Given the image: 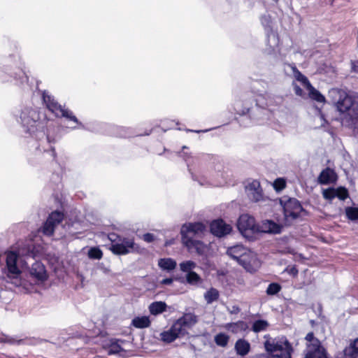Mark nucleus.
I'll return each mask as SVG.
<instances>
[{
    "label": "nucleus",
    "instance_id": "1",
    "mask_svg": "<svg viewBox=\"0 0 358 358\" xmlns=\"http://www.w3.org/2000/svg\"><path fill=\"white\" fill-rule=\"evenodd\" d=\"M11 115L22 134L31 138L29 146V162L36 164L55 161L57 154L54 145L61 138L55 133V127H48L40 112L31 106H20Z\"/></svg>",
    "mask_w": 358,
    "mask_h": 358
},
{
    "label": "nucleus",
    "instance_id": "2",
    "mask_svg": "<svg viewBox=\"0 0 358 358\" xmlns=\"http://www.w3.org/2000/svg\"><path fill=\"white\" fill-rule=\"evenodd\" d=\"M264 92L259 90L254 91L252 96L245 94L234 101V109L240 116L236 120L241 126L244 127L250 126L252 120L263 118L266 108L280 106L282 104V96H271Z\"/></svg>",
    "mask_w": 358,
    "mask_h": 358
},
{
    "label": "nucleus",
    "instance_id": "3",
    "mask_svg": "<svg viewBox=\"0 0 358 358\" xmlns=\"http://www.w3.org/2000/svg\"><path fill=\"white\" fill-rule=\"evenodd\" d=\"M329 97L338 111L346 113L342 118V124L350 129L358 127V98L350 92L338 88L329 91Z\"/></svg>",
    "mask_w": 358,
    "mask_h": 358
},
{
    "label": "nucleus",
    "instance_id": "4",
    "mask_svg": "<svg viewBox=\"0 0 358 358\" xmlns=\"http://www.w3.org/2000/svg\"><path fill=\"white\" fill-rule=\"evenodd\" d=\"M3 65L0 68V83H14L23 87L29 81L24 71L25 64L17 52L10 53L3 58Z\"/></svg>",
    "mask_w": 358,
    "mask_h": 358
},
{
    "label": "nucleus",
    "instance_id": "5",
    "mask_svg": "<svg viewBox=\"0 0 358 358\" xmlns=\"http://www.w3.org/2000/svg\"><path fill=\"white\" fill-rule=\"evenodd\" d=\"M42 99L45 107L57 118H64L68 122L66 128L73 131L77 129H87V127L81 122L73 112L64 105H61L48 91L42 92Z\"/></svg>",
    "mask_w": 358,
    "mask_h": 358
},
{
    "label": "nucleus",
    "instance_id": "6",
    "mask_svg": "<svg viewBox=\"0 0 358 358\" xmlns=\"http://www.w3.org/2000/svg\"><path fill=\"white\" fill-rule=\"evenodd\" d=\"M205 230L206 226L201 222H187L183 224L180 229L181 241L182 244L189 250L191 249H195L198 254H202V241L194 239L189 235V234L196 235L203 233Z\"/></svg>",
    "mask_w": 358,
    "mask_h": 358
},
{
    "label": "nucleus",
    "instance_id": "7",
    "mask_svg": "<svg viewBox=\"0 0 358 358\" xmlns=\"http://www.w3.org/2000/svg\"><path fill=\"white\" fill-rule=\"evenodd\" d=\"M111 241L110 250L117 255H124L133 252L138 248L134 239L125 237H120L115 234L109 235Z\"/></svg>",
    "mask_w": 358,
    "mask_h": 358
},
{
    "label": "nucleus",
    "instance_id": "8",
    "mask_svg": "<svg viewBox=\"0 0 358 358\" xmlns=\"http://www.w3.org/2000/svg\"><path fill=\"white\" fill-rule=\"evenodd\" d=\"M280 204L282 206L285 221L286 223L296 220L301 213L308 214L301 204V202L295 198H289L286 201L280 200Z\"/></svg>",
    "mask_w": 358,
    "mask_h": 358
},
{
    "label": "nucleus",
    "instance_id": "9",
    "mask_svg": "<svg viewBox=\"0 0 358 358\" xmlns=\"http://www.w3.org/2000/svg\"><path fill=\"white\" fill-rule=\"evenodd\" d=\"M261 24L265 28L266 33V44L268 54H275L279 52L278 45L280 43L279 36L277 32L271 28V18L268 14L262 15L260 17Z\"/></svg>",
    "mask_w": 358,
    "mask_h": 358
},
{
    "label": "nucleus",
    "instance_id": "10",
    "mask_svg": "<svg viewBox=\"0 0 358 358\" xmlns=\"http://www.w3.org/2000/svg\"><path fill=\"white\" fill-rule=\"evenodd\" d=\"M64 213L59 210L52 211L47 217L46 220L41 227L40 231L43 235L51 236L54 234L55 227L64 220Z\"/></svg>",
    "mask_w": 358,
    "mask_h": 358
},
{
    "label": "nucleus",
    "instance_id": "11",
    "mask_svg": "<svg viewBox=\"0 0 358 358\" xmlns=\"http://www.w3.org/2000/svg\"><path fill=\"white\" fill-rule=\"evenodd\" d=\"M96 125L112 130L113 132L111 134L115 135L120 138H130L134 136H149L152 131V129H150L148 130V131H145L144 134H138L135 132L134 129L131 127L116 126L106 123H96Z\"/></svg>",
    "mask_w": 358,
    "mask_h": 358
},
{
    "label": "nucleus",
    "instance_id": "12",
    "mask_svg": "<svg viewBox=\"0 0 358 358\" xmlns=\"http://www.w3.org/2000/svg\"><path fill=\"white\" fill-rule=\"evenodd\" d=\"M237 228L243 236H247L249 233H258L259 224H256L252 216L243 214L238 219Z\"/></svg>",
    "mask_w": 358,
    "mask_h": 358
},
{
    "label": "nucleus",
    "instance_id": "13",
    "mask_svg": "<svg viewBox=\"0 0 358 358\" xmlns=\"http://www.w3.org/2000/svg\"><path fill=\"white\" fill-rule=\"evenodd\" d=\"M18 259L19 253L16 251H9L6 253V275L10 278H17L21 274V271L17 266Z\"/></svg>",
    "mask_w": 358,
    "mask_h": 358
},
{
    "label": "nucleus",
    "instance_id": "14",
    "mask_svg": "<svg viewBox=\"0 0 358 358\" xmlns=\"http://www.w3.org/2000/svg\"><path fill=\"white\" fill-rule=\"evenodd\" d=\"M232 231L230 224H227L222 219L213 220L210 223V233L217 238H222L229 234Z\"/></svg>",
    "mask_w": 358,
    "mask_h": 358
},
{
    "label": "nucleus",
    "instance_id": "15",
    "mask_svg": "<svg viewBox=\"0 0 358 358\" xmlns=\"http://www.w3.org/2000/svg\"><path fill=\"white\" fill-rule=\"evenodd\" d=\"M198 322V318L196 315L192 313H185L173 323L178 328V331H180L185 336L187 334V329L192 328Z\"/></svg>",
    "mask_w": 358,
    "mask_h": 358
},
{
    "label": "nucleus",
    "instance_id": "16",
    "mask_svg": "<svg viewBox=\"0 0 358 358\" xmlns=\"http://www.w3.org/2000/svg\"><path fill=\"white\" fill-rule=\"evenodd\" d=\"M238 263L250 273L255 271L259 266L256 254L249 249H247Z\"/></svg>",
    "mask_w": 358,
    "mask_h": 358
},
{
    "label": "nucleus",
    "instance_id": "17",
    "mask_svg": "<svg viewBox=\"0 0 358 358\" xmlns=\"http://www.w3.org/2000/svg\"><path fill=\"white\" fill-rule=\"evenodd\" d=\"M245 191L249 199L255 202H258L263 199L262 189L259 181L253 180L245 187Z\"/></svg>",
    "mask_w": 358,
    "mask_h": 358
},
{
    "label": "nucleus",
    "instance_id": "18",
    "mask_svg": "<svg viewBox=\"0 0 358 358\" xmlns=\"http://www.w3.org/2000/svg\"><path fill=\"white\" fill-rule=\"evenodd\" d=\"M282 226L271 220H263L259 224L258 233L279 234L282 232Z\"/></svg>",
    "mask_w": 358,
    "mask_h": 358
},
{
    "label": "nucleus",
    "instance_id": "19",
    "mask_svg": "<svg viewBox=\"0 0 358 358\" xmlns=\"http://www.w3.org/2000/svg\"><path fill=\"white\" fill-rule=\"evenodd\" d=\"M338 176L332 169L327 167L323 169L317 178V182L320 185H329L336 182Z\"/></svg>",
    "mask_w": 358,
    "mask_h": 358
},
{
    "label": "nucleus",
    "instance_id": "20",
    "mask_svg": "<svg viewBox=\"0 0 358 358\" xmlns=\"http://www.w3.org/2000/svg\"><path fill=\"white\" fill-rule=\"evenodd\" d=\"M30 274L38 281L44 282L48 278V274L43 264L41 262H35L31 267Z\"/></svg>",
    "mask_w": 358,
    "mask_h": 358
},
{
    "label": "nucleus",
    "instance_id": "21",
    "mask_svg": "<svg viewBox=\"0 0 358 358\" xmlns=\"http://www.w3.org/2000/svg\"><path fill=\"white\" fill-rule=\"evenodd\" d=\"M276 341V351L280 352V355H276L277 357L284 355L285 357H291L292 352V347L286 337H281L275 339Z\"/></svg>",
    "mask_w": 358,
    "mask_h": 358
},
{
    "label": "nucleus",
    "instance_id": "22",
    "mask_svg": "<svg viewBox=\"0 0 358 358\" xmlns=\"http://www.w3.org/2000/svg\"><path fill=\"white\" fill-rule=\"evenodd\" d=\"M161 339L163 342L166 343H171L173 342L176 338L184 336L180 331H178V328L173 323L169 330L164 331L161 333Z\"/></svg>",
    "mask_w": 358,
    "mask_h": 358
},
{
    "label": "nucleus",
    "instance_id": "23",
    "mask_svg": "<svg viewBox=\"0 0 358 358\" xmlns=\"http://www.w3.org/2000/svg\"><path fill=\"white\" fill-rule=\"evenodd\" d=\"M187 166L193 180L196 181L201 186L213 185L211 176L208 173L201 172L197 174L192 171L188 163H187Z\"/></svg>",
    "mask_w": 358,
    "mask_h": 358
},
{
    "label": "nucleus",
    "instance_id": "24",
    "mask_svg": "<svg viewBox=\"0 0 358 358\" xmlns=\"http://www.w3.org/2000/svg\"><path fill=\"white\" fill-rule=\"evenodd\" d=\"M247 249L248 248L243 247L242 245H236L227 248V255L238 262Z\"/></svg>",
    "mask_w": 358,
    "mask_h": 358
},
{
    "label": "nucleus",
    "instance_id": "25",
    "mask_svg": "<svg viewBox=\"0 0 358 358\" xmlns=\"http://www.w3.org/2000/svg\"><path fill=\"white\" fill-rule=\"evenodd\" d=\"M250 343L243 338L238 339L234 346L236 354L241 357L247 355L250 352Z\"/></svg>",
    "mask_w": 358,
    "mask_h": 358
},
{
    "label": "nucleus",
    "instance_id": "26",
    "mask_svg": "<svg viewBox=\"0 0 358 358\" xmlns=\"http://www.w3.org/2000/svg\"><path fill=\"white\" fill-rule=\"evenodd\" d=\"M124 341L122 339L111 338L108 343V353L110 355H117L121 352L124 351L121 344L124 343Z\"/></svg>",
    "mask_w": 358,
    "mask_h": 358
},
{
    "label": "nucleus",
    "instance_id": "27",
    "mask_svg": "<svg viewBox=\"0 0 358 358\" xmlns=\"http://www.w3.org/2000/svg\"><path fill=\"white\" fill-rule=\"evenodd\" d=\"M343 358H358V338L343 350Z\"/></svg>",
    "mask_w": 358,
    "mask_h": 358
},
{
    "label": "nucleus",
    "instance_id": "28",
    "mask_svg": "<svg viewBox=\"0 0 358 358\" xmlns=\"http://www.w3.org/2000/svg\"><path fill=\"white\" fill-rule=\"evenodd\" d=\"M158 266L162 270L170 272L176 268L177 264L171 258H162L158 262Z\"/></svg>",
    "mask_w": 358,
    "mask_h": 358
},
{
    "label": "nucleus",
    "instance_id": "29",
    "mask_svg": "<svg viewBox=\"0 0 358 358\" xmlns=\"http://www.w3.org/2000/svg\"><path fill=\"white\" fill-rule=\"evenodd\" d=\"M167 305L164 301H155L149 306V311L152 315H157L166 310Z\"/></svg>",
    "mask_w": 358,
    "mask_h": 358
},
{
    "label": "nucleus",
    "instance_id": "30",
    "mask_svg": "<svg viewBox=\"0 0 358 358\" xmlns=\"http://www.w3.org/2000/svg\"><path fill=\"white\" fill-rule=\"evenodd\" d=\"M150 323V320L148 316L135 317L131 321V324L138 329L147 328Z\"/></svg>",
    "mask_w": 358,
    "mask_h": 358
},
{
    "label": "nucleus",
    "instance_id": "31",
    "mask_svg": "<svg viewBox=\"0 0 358 358\" xmlns=\"http://www.w3.org/2000/svg\"><path fill=\"white\" fill-rule=\"evenodd\" d=\"M203 297L208 304H211L219 299L220 292L216 288L210 287L204 293Z\"/></svg>",
    "mask_w": 358,
    "mask_h": 358
},
{
    "label": "nucleus",
    "instance_id": "32",
    "mask_svg": "<svg viewBox=\"0 0 358 358\" xmlns=\"http://www.w3.org/2000/svg\"><path fill=\"white\" fill-rule=\"evenodd\" d=\"M295 79L300 82L306 88L311 87V83L306 76L298 70L295 65L292 66Z\"/></svg>",
    "mask_w": 358,
    "mask_h": 358
},
{
    "label": "nucleus",
    "instance_id": "33",
    "mask_svg": "<svg viewBox=\"0 0 358 358\" xmlns=\"http://www.w3.org/2000/svg\"><path fill=\"white\" fill-rule=\"evenodd\" d=\"M309 92V96L311 99L319 102V103H324L325 97L317 89L311 85V87H308L306 88Z\"/></svg>",
    "mask_w": 358,
    "mask_h": 358
},
{
    "label": "nucleus",
    "instance_id": "34",
    "mask_svg": "<svg viewBox=\"0 0 358 358\" xmlns=\"http://www.w3.org/2000/svg\"><path fill=\"white\" fill-rule=\"evenodd\" d=\"M185 282L191 285H198L202 282V278L195 271L188 272L185 275Z\"/></svg>",
    "mask_w": 358,
    "mask_h": 358
},
{
    "label": "nucleus",
    "instance_id": "35",
    "mask_svg": "<svg viewBox=\"0 0 358 358\" xmlns=\"http://www.w3.org/2000/svg\"><path fill=\"white\" fill-rule=\"evenodd\" d=\"M268 322L263 319H259L255 320L252 325V331L255 333H259L260 331H264L268 327Z\"/></svg>",
    "mask_w": 358,
    "mask_h": 358
},
{
    "label": "nucleus",
    "instance_id": "36",
    "mask_svg": "<svg viewBox=\"0 0 358 358\" xmlns=\"http://www.w3.org/2000/svg\"><path fill=\"white\" fill-rule=\"evenodd\" d=\"M180 269L181 271L188 273V272H192L193 270L196 267V264L194 261L187 260L180 263Z\"/></svg>",
    "mask_w": 358,
    "mask_h": 358
},
{
    "label": "nucleus",
    "instance_id": "37",
    "mask_svg": "<svg viewBox=\"0 0 358 358\" xmlns=\"http://www.w3.org/2000/svg\"><path fill=\"white\" fill-rule=\"evenodd\" d=\"M87 256L90 259L99 260L103 257V252L98 246L91 247L88 250Z\"/></svg>",
    "mask_w": 358,
    "mask_h": 358
},
{
    "label": "nucleus",
    "instance_id": "38",
    "mask_svg": "<svg viewBox=\"0 0 358 358\" xmlns=\"http://www.w3.org/2000/svg\"><path fill=\"white\" fill-rule=\"evenodd\" d=\"M215 343L220 347H226L229 341V336L224 333H219L214 338Z\"/></svg>",
    "mask_w": 358,
    "mask_h": 358
},
{
    "label": "nucleus",
    "instance_id": "39",
    "mask_svg": "<svg viewBox=\"0 0 358 358\" xmlns=\"http://www.w3.org/2000/svg\"><path fill=\"white\" fill-rule=\"evenodd\" d=\"M305 358H328L324 348L306 352Z\"/></svg>",
    "mask_w": 358,
    "mask_h": 358
},
{
    "label": "nucleus",
    "instance_id": "40",
    "mask_svg": "<svg viewBox=\"0 0 358 358\" xmlns=\"http://www.w3.org/2000/svg\"><path fill=\"white\" fill-rule=\"evenodd\" d=\"M282 289V286L278 282L270 283L266 290V293L268 296H275L278 294Z\"/></svg>",
    "mask_w": 358,
    "mask_h": 358
},
{
    "label": "nucleus",
    "instance_id": "41",
    "mask_svg": "<svg viewBox=\"0 0 358 358\" xmlns=\"http://www.w3.org/2000/svg\"><path fill=\"white\" fill-rule=\"evenodd\" d=\"M347 218L351 221L358 220V207L348 206L345 210Z\"/></svg>",
    "mask_w": 358,
    "mask_h": 358
},
{
    "label": "nucleus",
    "instance_id": "42",
    "mask_svg": "<svg viewBox=\"0 0 358 358\" xmlns=\"http://www.w3.org/2000/svg\"><path fill=\"white\" fill-rule=\"evenodd\" d=\"M324 348L320 340L317 338H313L311 341H308L306 343V352H310L315 350Z\"/></svg>",
    "mask_w": 358,
    "mask_h": 358
},
{
    "label": "nucleus",
    "instance_id": "43",
    "mask_svg": "<svg viewBox=\"0 0 358 358\" xmlns=\"http://www.w3.org/2000/svg\"><path fill=\"white\" fill-rule=\"evenodd\" d=\"M322 196L325 199L329 201L336 198V187H329L327 189H323Z\"/></svg>",
    "mask_w": 358,
    "mask_h": 358
},
{
    "label": "nucleus",
    "instance_id": "44",
    "mask_svg": "<svg viewBox=\"0 0 358 358\" xmlns=\"http://www.w3.org/2000/svg\"><path fill=\"white\" fill-rule=\"evenodd\" d=\"M336 198L341 201L345 200L349 196V192L346 187L340 186L336 188Z\"/></svg>",
    "mask_w": 358,
    "mask_h": 358
},
{
    "label": "nucleus",
    "instance_id": "45",
    "mask_svg": "<svg viewBox=\"0 0 358 358\" xmlns=\"http://www.w3.org/2000/svg\"><path fill=\"white\" fill-rule=\"evenodd\" d=\"M264 348L266 352L269 353H275L276 351V341L274 340H266L264 342Z\"/></svg>",
    "mask_w": 358,
    "mask_h": 358
},
{
    "label": "nucleus",
    "instance_id": "46",
    "mask_svg": "<svg viewBox=\"0 0 358 358\" xmlns=\"http://www.w3.org/2000/svg\"><path fill=\"white\" fill-rule=\"evenodd\" d=\"M22 341L21 340H16L15 338L13 337H10L8 336L2 334L0 336V343H9L11 345L13 344H19Z\"/></svg>",
    "mask_w": 358,
    "mask_h": 358
},
{
    "label": "nucleus",
    "instance_id": "47",
    "mask_svg": "<svg viewBox=\"0 0 358 358\" xmlns=\"http://www.w3.org/2000/svg\"><path fill=\"white\" fill-rule=\"evenodd\" d=\"M286 187V182L283 178H278L275 180L273 182L274 189L279 192L282 190Z\"/></svg>",
    "mask_w": 358,
    "mask_h": 358
},
{
    "label": "nucleus",
    "instance_id": "48",
    "mask_svg": "<svg viewBox=\"0 0 358 358\" xmlns=\"http://www.w3.org/2000/svg\"><path fill=\"white\" fill-rule=\"evenodd\" d=\"M188 148L187 146H182V150L180 152H175L174 155L182 158L185 162H187V159L191 157V154L185 152V150H187Z\"/></svg>",
    "mask_w": 358,
    "mask_h": 358
},
{
    "label": "nucleus",
    "instance_id": "49",
    "mask_svg": "<svg viewBox=\"0 0 358 358\" xmlns=\"http://www.w3.org/2000/svg\"><path fill=\"white\" fill-rule=\"evenodd\" d=\"M143 240L147 243H152L155 241V236L153 234L151 233H145L143 235Z\"/></svg>",
    "mask_w": 358,
    "mask_h": 358
},
{
    "label": "nucleus",
    "instance_id": "50",
    "mask_svg": "<svg viewBox=\"0 0 358 358\" xmlns=\"http://www.w3.org/2000/svg\"><path fill=\"white\" fill-rule=\"evenodd\" d=\"M350 69L352 72L358 73V60H351Z\"/></svg>",
    "mask_w": 358,
    "mask_h": 358
},
{
    "label": "nucleus",
    "instance_id": "51",
    "mask_svg": "<svg viewBox=\"0 0 358 358\" xmlns=\"http://www.w3.org/2000/svg\"><path fill=\"white\" fill-rule=\"evenodd\" d=\"M294 90L296 95L302 96L304 94L303 90L301 89V87L297 85H294Z\"/></svg>",
    "mask_w": 358,
    "mask_h": 358
},
{
    "label": "nucleus",
    "instance_id": "52",
    "mask_svg": "<svg viewBox=\"0 0 358 358\" xmlns=\"http://www.w3.org/2000/svg\"><path fill=\"white\" fill-rule=\"evenodd\" d=\"M234 324L235 326H237L241 329L243 330L246 329L248 327V324L244 321H238L236 323H234Z\"/></svg>",
    "mask_w": 358,
    "mask_h": 358
},
{
    "label": "nucleus",
    "instance_id": "53",
    "mask_svg": "<svg viewBox=\"0 0 358 358\" xmlns=\"http://www.w3.org/2000/svg\"><path fill=\"white\" fill-rule=\"evenodd\" d=\"M229 311L231 314H238L241 311V308L238 306H232Z\"/></svg>",
    "mask_w": 358,
    "mask_h": 358
},
{
    "label": "nucleus",
    "instance_id": "54",
    "mask_svg": "<svg viewBox=\"0 0 358 358\" xmlns=\"http://www.w3.org/2000/svg\"><path fill=\"white\" fill-rule=\"evenodd\" d=\"M173 278H164L162 281H161V283L162 285H170L173 283Z\"/></svg>",
    "mask_w": 358,
    "mask_h": 358
},
{
    "label": "nucleus",
    "instance_id": "55",
    "mask_svg": "<svg viewBox=\"0 0 358 358\" xmlns=\"http://www.w3.org/2000/svg\"><path fill=\"white\" fill-rule=\"evenodd\" d=\"M315 338V337L314 333L313 332H309L306 336L305 339L306 340V341L308 343V341H311Z\"/></svg>",
    "mask_w": 358,
    "mask_h": 358
},
{
    "label": "nucleus",
    "instance_id": "56",
    "mask_svg": "<svg viewBox=\"0 0 358 358\" xmlns=\"http://www.w3.org/2000/svg\"><path fill=\"white\" fill-rule=\"evenodd\" d=\"M289 274L295 276L298 274V269L295 266H292L289 271Z\"/></svg>",
    "mask_w": 358,
    "mask_h": 358
},
{
    "label": "nucleus",
    "instance_id": "57",
    "mask_svg": "<svg viewBox=\"0 0 358 358\" xmlns=\"http://www.w3.org/2000/svg\"><path fill=\"white\" fill-rule=\"evenodd\" d=\"M99 268L100 269H101V270L103 271V273H108V272H109V269H108V268L105 267V266H103V263L99 264Z\"/></svg>",
    "mask_w": 358,
    "mask_h": 358
},
{
    "label": "nucleus",
    "instance_id": "58",
    "mask_svg": "<svg viewBox=\"0 0 358 358\" xmlns=\"http://www.w3.org/2000/svg\"><path fill=\"white\" fill-rule=\"evenodd\" d=\"M335 0H324V3L325 4H329V5H333L334 4V2Z\"/></svg>",
    "mask_w": 358,
    "mask_h": 358
},
{
    "label": "nucleus",
    "instance_id": "59",
    "mask_svg": "<svg viewBox=\"0 0 358 358\" xmlns=\"http://www.w3.org/2000/svg\"><path fill=\"white\" fill-rule=\"evenodd\" d=\"M212 129H205V130H195V131H192L193 132H195V133H200V132H207L208 131H210Z\"/></svg>",
    "mask_w": 358,
    "mask_h": 358
},
{
    "label": "nucleus",
    "instance_id": "60",
    "mask_svg": "<svg viewBox=\"0 0 358 358\" xmlns=\"http://www.w3.org/2000/svg\"><path fill=\"white\" fill-rule=\"evenodd\" d=\"M262 83L266 84L264 82H262V81H256L254 83L253 87L255 88L256 87V85L261 84Z\"/></svg>",
    "mask_w": 358,
    "mask_h": 358
},
{
    "label": "nucleus",
    "instance_id": "61",
    "mask_svg": "<svg viewBox=\"0 0 358 358\" xmlns=\"http://www.w3.org/2000/svg\"><path fill=\"white\" fill-rule=\"evenodd\" d=\"M319 310L320 313L322 312V306L320 304L319 305Z\"/></svg>",
    "mask_w": 358,
    "mask_h": 358
},
{
    "label": "nucleus",
    "instance_id": "62",
    "mask_svg": "<svg viewBox=\"0 0 358 358\" xmlns=\"http://www.w3.org/2000/svg\"><path fill=\"white\" fill-rule=\"evenodd\" d=\"M169 244H170V243H169V242L166 243V245H169Z\"/></svg>",
    "mask_w": 358,
    "mask_h": 358
},
{
    "label": "nucleus",
    "instance_id": "63",
    "mask_svg": "<svg viewBox=\"0 0 358 358\" xmlns=\"http://www.w3.org/2000/svg\"><path fill=\"white\" fill-rule=\"evenodd\" d=\"M273 1H275V3H277L278 1V0H273Z\"/></svg>",
    "mask_w": 358,
    "mask_h": 358
},
{
    "label": "nucleus",
    "instance_id": "64",
    "mask_svg": "<svg viewBox=\"0 0 358 358\" xmlns=\"http://www.w3.org/2000/svg\"><path fill=\"white\" fill-rule=\"evenodd\" d=\"M285 358H292V357H285Z\"/></svg>",
    "mask_w": 358,
    "mask_h": 358
}]
</instances>
